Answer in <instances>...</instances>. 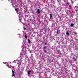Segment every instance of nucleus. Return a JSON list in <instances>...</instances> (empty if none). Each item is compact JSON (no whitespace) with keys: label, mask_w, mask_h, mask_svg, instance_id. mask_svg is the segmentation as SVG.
I'll return each mask as SVG.
<instances>
[{"label":"nucleus","mask_w":78,"mask_h":78,"mask_svg":"<svg viewBox=\"0 0 78 78\" xmlns=\"http://www.w3.org/2000/svg\"><path fill=\"white\" fill-rule=\"evenodd\" d=\"M25 38L27 39V35L25 34Z\"/></svg>","instance_id":"obj_10"},{"label":"nucleus","mask_w":78,"mask_h":78,"mask_svg":"<svg viewBox=\"0 0 78 78\" xmlns=\"http://www.w3.org/2000/svg\"><path fill=\"white\" fill-rule=\"evenodd\" d=\"M66 34L67 35H68V36H69V33L68 31H66Z\"/></svg>","instance_id":"obj_4"},{"label":"nucleus","mask_w":78,"mask_h":78,"mask_svg":"<svg viewBox=\"0 0 78 78\" xmlns=\"http://www.w3.org/2000/svg\"><path fill=\"white\" fill-rule=\"evenodd\" d=\"M44 48H46V47H44Z\"/></svg>","instance_id":"obj_16"},{"label":"nucleus","mask_w":78,"mask_h":78,"mask_svg":"<svg viewBox=\"0 0 78 78\" xmlns=\"http://www.w3.org/2000/svg\"><path fill=\"white\" fill-rule=\"evenodd\" d=\"M23 29H24V30H26L27 29L26 28H25L24 27H23Z\"/></svg>","instance_id":"obj_12"},{"label":"nucleus","mask_w":78,"mask_h":78,"mask_svg":"<svg viewBox=\"0 0 78 78\" xmlns=\"http://www.w3.org/2000/svg\"><path fill=\"white\" fill-rule=\"evenodd\" d=\"M12 77H13V76H15V74H14V73L15 72L13 70H12Z\"/></svg>","instance_id":"obj_1"},{"label":"nucleus","mask_w":78,"mask_h":78,"mask_svg":"<svg viewBox=\"0 0 78 78\" xmlns=\"http://www.w3.org/2000/svg\"><path fill=\"white\" fill-rule=\"evenodd\" d=\"M28 42L29 43V44H30L31 43V42H30V39H28Z\"/></svg>","instance_id":"obj_8"},{"label":"nucleus","mask_w":78,"mask_h":78,"mask_svg":"<svg viewBox=\"0 0 78 78\" xmlns=\"http://www.w3.org/2000/svg\"><path fill=\"white\" fill-rule=\"evenodd\" d=\"M30 73H31V70L28 71V75H29V76H30Z\"/></svg>","instance_id":"obj_5"},{"label":"nucleus","mask_w":78,"mask_h":78,"mask_svg":"<svg viewBox=\"0 0 78 78\" xmlns=\"http://www.w3.org/2000/svg\"><path fill=\"white\" fill-rule=\"evenodd\" d=\"M47 43H45V44H45V45H46V44H47Z\"/></svg>","instance_id":"obj_17"},{"label":"nucleus","mask_w":78,"mask_h":78,"mask_svg":"<svg viewBox=\"0 0 78 78\" xmlns=\"http://www.w3.org/2000/svg\"><path fill=\"white\" fill-rule=\"evenodd\" d=\"M7 66L9 68H10L11 69H12V68H13V66Z\"/></svg>","instance_id":"obj_3"},{"label":"nucleus","mask_w":78,"mask_h":78,"mask_svg":"<svg viewBox=\"0 0 78 78\" xmlns=\"http://www.w3.org/2000/svg\"><path fill=\"white\" fill-rule=\"evenodd\" d=\"M67 5H69V3H67Z\"/></svg>","instance_id":"obj_15"},{"label":"nucleus","mask_w":78,"mask_h":78,"mask_svg":"<svg viewBox=\"0 0 78 78\" xmlns=\"http://www.w3.org/2000/svg\"><path fill=\"white\" fill-rule=\"evenodd\" d=\"M51 17H52V14H50V19H51Z\"/></svg>","instance_id":"obj_7"},{"label":"nucleus","mask_w":78,"mask_h":78,"mask_svg":"<svg viewBox=\"0 0 78 78\" xmlns=\"http://www.w3.org/2000/svg\"><path fill=\"white\" fill-rule=\"evenodd\" d=\"M44 53H46V50H44Z\"/></svg>","instance_id":"obj_13"},{"label":"nucleus","mask_w":78,"mask_h":78,"mask_svg":"<svg viewBox=\"0 0 78 78\" xmlns=\"http://www.w3.org/2000/svg\"><path fill=\"white\" fill-rule=\"evenodd\" d=\"M30 53H31V51H30Z\"/></svg>","instance_id":"obj_18"},{"label":"nucleus","mask_w":78,"mask_h":78,"mask_svg":"<svg viewBox=\"0 0 78 78\" xmlns=\"http://www.w3.org/2000/svg\"><path fill=\"white\" fill-rule=\"evenodd\" d=\"M40 9H37V13L38 14H40Z\"/></svg>","instance_id":"obj_2"},{"label":"nucleus","mask_w":78,"mask_h":78,"mask_svg":"<svg viewBox=\"0 0 78 78\" xmlns=\"http://www.w3.org/2000/svg\"><path fill=\"white\" fill-rule=\"evenodd\" d=\"M73 25H74V24H73V23H71V27H73Z\"/></svg>","instance_id":"obj_9"},{"label":"nucleus","mask_w":78,"mask_h":78,"mask_svg":"<svg viewBox=\"0 0 78 78\" xmlns=\"http://www.w3.org/2000/svg\"><path fill=\"white\" fill-rule=\"evenodd\" d=\"M59 32V31L58 30H57V34H58V33Z\"/></svg>","instance_id":"obj_11"},{"label":"nucleus","mask_w":78,"mask_h":78,"mask_svg":"<svg viewBox=\"0 0 78 78\" xmlns=\"http://www.w3.org/2000/svg\"><path fill=\"white\" fill-rule=\"evenodd\" d=\"M15 10L16 11V12H19V11H18V10L17 9H15Z\"/></svg>","instance_id":"obj_6"},{"label":"nucleus","mask_w":78,"mask_h":78,"mask_svg":"<svg viewBox=\"0 0 78 78\" xmlns=\"http://www.w3.org/2000/svg\"><path fill=\"white\" fill-rule=\"evenodd\" d=\"M72 59H75V57H73L72 58Z\"/></svg>","instance_id":"obj_14"}]
</instances>
